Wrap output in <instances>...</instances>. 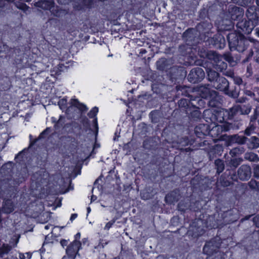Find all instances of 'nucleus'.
Returning <instances> with one entry per match:
<instances>
[{"label":"nucleus","mask_w":259,"mask_h":259,"mask_svg":"<svg viewBox=\"0 0 259 259\" xmlns=\"http://www.w3.org/2000/svg\"><path fill=\"white\" fill-rule=\"evenodd\" d=\"M52 132V128L51 127H47L42 132L40 133L38 136L39 139L40 140L45 139Z\"/></svg>","instance_id":"nucleus-34"},{"label":"nucleus","mask_w":259,"mask_h":259,"mask_svg":"<svg viewBox=\"0 0 259 259\" xmlns=\"http://www.w3.org/2000/svg\"><path fill=\"white\" fill-rule=\"evenodd\" d=\"M229 13L232 20H237L243 17L244 10L242 8L233 6L229 9Z\"/></svg>","instance_id":"nucleus-13"},{"label":"nucleus","mask_w":259,"mask_h":259,"mask_svg":"<svg viewBox=\"0 0 259 259\" xmlns=\"http://www.w3.org/2000/svg\"><path fill=\"white\" fill-rule=\"evenodd\" d=\"M203 116L206 119H209L210 121H212L215 117L212 112L211 110L206 109L203 112Z\"/></svg>","instance_id":"nucleus-35"},{"label":"nucleus","mask_w":259,"mask_h":259,"mask_svg":"<svg viewBox=\"0 0 259 259\" xmlns=\"http://www.w3.org/2000/svg\"><path fill=\"white\" fill-rule=\"evenodd\" d=\"M141 98H143L144 99H146V93L144 94H142L141 95H139L138 96V100L139 101H140Z\"/></svg>","instance_id":"nucleus-61"},{"label":"nucleus","mask_w":259,"mask_h":259,"mask_svg":"<svg viewBox=\"0 0 259 259\" xmlns=\"http://www.w3.org/2000/svg\"><path fill=\"white\" fill-rule=\"evenodd\" d=\"M12 249V247L8 244L3 243L0 247V258H3L5 255L8 254Z\"/></svg>","instance_id":"nucleus-21"},{"label":"nucleus","mask_w":259,"mask_h":259,"mask_svg":"<svg viewBox=\"0 0 259 259\" xmlns=\"http://www.w3.org/2000/svg\"><path fill=\"white\" fill-rule=\"evenodd\" d=\"M133 145V143L132 142H128L124 144L123 149L124 150H126L127 153H131L133 151V149L132 148Z\"/></svg>","instance_id":"nucleus-39"},{"label":"nucleus","mask_w":259,"mask_h":259,"mask_svg":"<svg viewBox=\"0 0 259 259\" xmlns=\"http://www.w3.org/2000/svg\"><path fill=\"white\" fill-rule=\"evenodd\" d=\"M136 42L138 46H143L145 41L141 40L140 39H137Z\"/></svg>","instance_id":"nucleus-56"},{"label":"nucleus","mask_w":259,"mask_h":259,"mask_svg":"<svg viewBox=\"0 0 259 259\" xmlns=\"http://www.w3.org/2000/svg\"><path fill=\"white\" fill-rule=\"evenodd\" d=\"M178 207L179 209L181 211H184L187 208L186 206H183V203L182 202H180L178 204Z\"/></svg>","instance_id":"nucleus-55"},{"label":"nucleus","mask_w":259,"mask_h":259,"mask_svg":"<svg viewBox=\"0 0 259 259\" xmlns=\"http://www.w3.org/2000/svg\"><path fill=\"white\" fill-rule=\"evenodd\" d=\"M207 72L208 79L209 81L212 82V84L220 77L218 72L211 69L208 70Z\"/></svg>","instance_id":"nucleus-22"},{"label":"nucleus","mask_w":259,"mask_h":259,"mask_svg":"<svg viewBox=\"0 0 259 259\" xmlns=\"http://www.w3.org/2000/svg\"><path fill=\"white\" fill-rule=\"evenodd\" d=\"M26 255H27V259H30L31 258V256H32V253L28 252H26Z\"/></svg>","instance_id":"nucleus-64"},{"label":"nucleus","mask_w":259,"mask_h":259,"mask_svg":"<svg viewBox=\"0 0 259 259\" xmlns=\"http://www.w3.org/2000/svg\"><path fill=\"white\" fill-rule=\"evenodd\" d=\"M215 53V52L213 51H207L204 48L199 49L198 52V55L201 58H206L210 60H211L212 58H213Z\"/></svg>","instance_id":"nucleus-17"},{"label":"nucleus","mask_w":259,"mask_h":259,"mask_svg":"<svg viewBox=\"0 0 259 259\" xmlns=\"http://www.w3.org/2000/svg\"><path fill=\"white\" fill-rule=\"evenodd\" d=\"M211 60L213 61L212 63L214 68L218 71H223L227 67V63L223 61L221 56L216 52L214 54L213 58Z\"/></svg>","instance_id":"nucleus-11"},{"label":"nucleus","mask_w":259,"mask_h":259,"mask_svg":"<svg viewBox=\"0 0 259 259\" xmlns=\"http://www.w3.org/2000/svg\"><path fill=\"white\" fill-rule=\"evenodd\" d=\"M233 128L232 123L216 125L209 130L208 134L211 137L217 138L221 135L223 131H228Z\"/></svg>","instance_id":"nucleus-7"},{"label":"nucleus","mask_w":259,"mask_h":259,"mask_svg":"<svg viewBox=\"0 0 259 259\" xmlns=\"http://www.w3.org/2000/svg\"><path fill=\"white\" fill-rule=\"evenodd\" d=\"M81 123H82L83 128L85 132L91 130L90 127V121L86 116H84L81 118Z\"/></svg>","instance_id":"nucleus-29"},{"label":"nucleus","mask_w":259,"mask_h":259,"mask_svg":"<svg viewBox=\"0 0 259 259\" xmlns=\"http://www.w3.org/2000/svg\"><path fill=\"white\" fill-rule=\"evenodd\" d=\"M60 244L65 250L66 255L62 259H75L77 255H79V251L82 249L81 243L69 241V239H61Z\"/></svg>","instance_id":"nucleus-3"},{"label":"nucleus","mask_w":259,"mask_h":259,"mask_svg":"<svg viewBox=\"0 0 259 259\" xmlns=\"http://www.w3.org/2000/svg\"><path fill=\"white\" fill-rule=\"evenodd\" d=\"M81 233L80 232H77L75 235H74V240L72 241L76 243H81L80 241Z\"/></svg>","instance_id":"nucleus-43"},{"label":"nucleus","mask_w":259,"mask_h":259,"mask_svg":"<svg viewBox=\"0 0 259 259\" xmlns=\"http://www.w3.org/2000/svg\"><path fill=\"white\" fill-rule=\"evenodd\" d=\"M93 127H94V128H95V131H96V132L97 133H98L99 127H98V118H97V117H95V118H93Z\"/></svg>","instance_id":"nucleus-47"},{"label":"nucleus","mask_w":259,"mask_h":259,"mask_svg":"<svg viewBox=\"0 0 259 259\" xmlns=\"http://www.w3.org/2000/svg\"><path fill=\"white\" fill-rule=\"evenodd\" d=\"M139 54H137L134 70L137 76H141V80L144 82L146 80V49L142 48L138 50Z\"/></svg>","instance_id":"nucleus-4"},{"label":"nucleus","mask_w":259,"mask_h":259,"mask_svg":"<svg viewBox=\"0 0 259 259\" xmlns=\"http://www.w3.org/2000/svg\"><path fill=\"white\" fill-rule=\"evenodd\" d=\"M236 27L239 31L238 34H240L241 32L249 34L252 31L255 26L248 20H242L237 22Z\"/></svg>","instance_id":"nucleus-10"},{"label":"nucleus","mask_w":259,"mask_h":259,"mask_svg":"<svg viewBox=\"0 0 259 259\" xmlns=\"http://www.w3.org/2000/svg\"><path fill=\"white\" fill-rule=\"evenodd\" d=\"M9 47L2 41L0 36V53L6 52L9 50ZM12 87V81L9 77L4 76L0 79V93L3 91H9Z\"/></svg>","instance_id":"nucleus-5"},{"label":"nucleus","mask_w":259,"mask_h":259,"mask_svg":"<svg viewBox=\"0 0 259 259\" xmlns=\"http://www.w3.org/2000/svg\"><path fill=\"white\" fill-rule=\"evenodd\" d=\"M217 248H218V246H214L213 244L212 241H211L206 243L203 247V251L206 254L210 255L214 251H215Z\"/></svg>","instance_id":"nucleus-19"},{"label":"nucleus","mask_w":259,"mask_h":259,"mask_svg":"<svg viewBox=\"0 0 259 259\" xmlns=\"http://www.w3.org/2000/svg\"><path fill=\"white\" fill-rule=\"evenodd\" d=\"M99 112L98 107L95 106L92 108L88 112V116L90 118H94L97 117V114Z\"/></svg>","instance_id":"nucleus-33"},{"label":"nucleus","mask_w":259,"mask_h":259,"mask_svg":"<svg viewBox=\"0 0 259 259\" xmlns=\"http://www.w3.org/2000/svg\"><path fill=\"white\" fill-rule=\"evenodd\" d=\"M81 2L83 5L88 8H90L93 3L92 0H81Z\"/></svg>","instance_id":"nucleus-51"},{"label":"nucleus","mask_w":259,"mask_h":259,"mask_svg":"<svg viewBox=\"0 0 259 259\" xmlns=\"http://www.w3.org/2000/svg\"><path fill=\"white\" fill-rule=\"evenodd\" d=\"M77 216L78 215L77 213L71 214V217L70 218V221L72 222L73 221H74L77 217Z\"/></svg>","instance_id":"nucleus-57"},{"label":"nucleus","mask_w":259,"mask_h":259,"mask_svg":"<svg viewBox=\"0 0 259 259\" xmlns=\"http://www.w3.org/2000/svg\"><path fill=\"white\" fill-rule=\"evenodd\" d=\"M233 78H234V81L235 83L238 84V85H240L242 83V82H243L242 79L240 77L234 76Z\"/></svg>","instance_id":"nucleus-52"},{"label":"nucleus","mask_w":259,"mask_h":259,"mask_svg":"<svg viewBox=\"0 0 259 259\" xmlns=\"http://www.w3.org/2000/svg\"><path fill=\"white\" fill-rule=\"evenodd\" d=\"M239 105H235L229 110L225 111V113L228 115V119H232L236 115L239 113Z\"/></svg>","instance_id":"nucleus-18"},{"label":"nucleus","mask_w":259,"mask_h":259,"mask_svg":"<svg viewBox=\"0 0 259 259\" xmlns=\"http://www.w3.org/2000/svg\"><path fill=\"white\" fill-rule=\"evenodd\" d=\"M205 76L203 70L200 67L192 69L188 76V80L193 83L201 81Z\"/></svg>","instance_id":"nucleus-6"},{"label":"nucleus","mask_w":259,"mask_h":259,"mask_svg":"<svg viewBox=\"0 0 259 259\" xmlns=\"http://www.w3.org/2000/svg\"><path fill=\"white\" fill-rule=\"evenodd\" d=\"M247 138L244 136H240L235 135L231 136L230 140L232 142L236 143L239 144H244L247 141Z\"/></svg>","instance_id":"nucleus-20"},{"label":"nucleus","mask_w":259,"mask_h":259,"mask_svg":"<svg viewBox=\"0 0 259 259\" xmlns=\"http://www.w3.org/2000/svg\"><path fill=\"white\" fill-rule=\"evenodd\" d=\"M193 114L194 115H195V116H196V117L197 118H200V113L199 111H194V112H193Z\"/></svg>","instance_id":"nucleus-59"},{"label":"nucleus","mask_w":259,"mask_h":259,"mask_svg":"<svg viewBox=\"0 0 259 259\" xmlns=\"http://www.w3.org/2000/svg\"><path fill=\"white\" fill-rule=\"evenodd\" d=\"M245 159L251 162H258L259 157L258 155L253 152H247L244 154Z\"/></svg>","instance_id":"nucleus-23"},{"label":"nucleus","mask_w":259,"mask_h":259,"mask_svg":"<svg viewBox=\"0 0 259 259\" xmlns=\"http://www.w3.org/2000/svg\"><path fill=\"white\" fill-rule=\"evenodd\" d=\"M213 87L220 91L224 92L228 91L229 83V81L224 77L220 76L212 84Z\"/></svg>","instance_id":"nucleus-12"},{"label":"nucleus","mask_w":259,"mask_h":259,"mask_svg":"<svg viewBox=\"0 0 259 259\" xmlns=\"http://www.w3.org/2000/svg\"><path fill=\"white\" fill-rule=\"evenodd\" d=\"M224 74L227 76L233 78L234 76V73L231 70H228L225 71Z\"/></svg>","instance_id":"nucleus-54"},{"label":"nucleus","mask_w":259,"mask_h":259,"mask_svg":"<svg viewBox=\"0 0 259 259\" xmlns=\"http://www.w3.org/2000/svg\"><path fill=\"white\" fill-rule=\"evenodd\" d=\"M224 59L226 61H228L231 64H232L234 62L233 58L230 54H225Z\"/></svg>","instance_id":"nucleus-46"},{"label":"nucleus","mask_w":259,"mask_h":259,"mask_svg":"<svg viewBox=\"0 0 259 259\" xmlns=\"http://www.w3.org/2000/svg\"><path fill=\"white\" fill-rule=\"evenodd\" d=\"M225 93L229 96L233 97V98H237L238 97V93L236 91H230L229 90V88L228 89V91H226Z\"/></svg>","instance_id":"nucleus-42"},{"label":"nucleus","mask_w":259,"mask_h":259,"mask_svg":"<svg viewBox=\"0 0 259 259\" xmlns=\"http://www.w3.org/2000/svg\"><path fill=\"white\" fill-rule=\"evenodd\" d=\"M23 154H24V151L22 150L18 153V154L15 156V158H17L20 156L22 158Z\"/></svg>","instance_id":"nucleus-60"},{"label":"nucleus","mask_w":259,"mask_h":259,"mask_svg":"<svg viewBox=\"0 0 259 259\" xmlns=\"http://www.w3.org/2000/svg\"><path fill=\"white\" fill-rule=\"evenodd\" d=\"M243 152V149L242 148H235L230 151V154L232 156H234L241 154Z\"/></svg>","instance_id":"nucleus-38"},{"label":"nucleus","mask_w":259,"mask_h":259,"mask_svg":"<svg viewBox=\"0 0 259 259\" xmlns=\"http://www.w3.org/2000/svg\"><path fill=\"white\" fill-rule=\"evenodd\" d=\"M19 258L20 259H25L26 256L24 253H19Z\"/></svg>","instance_id":"nucleus-63"},{"label":"nucleus","mask_w":259,"mask_h":259,"mask_svg":"<svg viewBox=\"0 0 259 259\" xmlns=\"http://www.w3.org/2000/svg\"><path fill=\"white\" fill-rule=\"evenodd\" d=\"M65 123V117L63 115H60L59 119L54 124V127L56 130H60L62 128Z\"/></svg>","instance_id":"nucleus-28"},{"label":"nucleus","mask_w":259,"mask_h":259,"mask_svg":"<svg viewBox=\"0 0 259 259\" xmlns=\"http://www.w3.org/2000/svg\"><path fill=\"white\" fill-rule=\"evenodd\" d=\"M213 38H215L217 40L215 41L214 45L216 47L219 48L220 49L223 48L225 46V40L224 38L219 35L218 36H216Z\"/></svg>","instance_id":"nucleus-26"},{"label":"nucleus","mask_w":259,"mask_h":259,"mask_svg":"<svg viewBox=\"0 0 259 259\" xmlns=\"http://www.w3.org/2000/svg\"><path fill=\"white\" fill-rule=\"evenodd\" d=\"M177 92L178 95L187 96L188 95V90L189 88L186 86L179 85L177 86Z\"/></svg>","instance_id":"nucleus-27"},{"label":"nucleus","mask_w":259,"mask_h":259,"mask_svg":"<svg viewBox=\"0 0 259 259\" xmlns=\"http://www.w3.org/2000/svg\"><path fill=\"white\" fill-rule=\"evenodd\" d=\"M54 2L50 0H39L34 4L35 6L44 10H50L54 6Z\"/></svg>","instance_id":"nucleus-15"},{"label":"nucleus","mask_w":259,"mask_h":259,"mask_svg":"<svg viewBox=\"0 0 259 259\" xmlns=\"http://www.w3.org/2000/svg\"><path fill=\"white\" fill-rule=\"evenodd\" d=\"M242 161L241 158H234L230 160V164L231 166L237 167Z\"/></svg>","instance_id":"nucleus-37"},{"label":"nucleus","mask_w":259,"mask_h":259,"mask_svg":"<svg viewBox=\"0 0 259 259\" xmlns=\"http://www.w3.org/2000/svg\"><path fill=\"white\" fill-rule=\"evenodd\" d=\"M200 91L202 93V97L204 98H209L210 100L215 99L218 96V93L213 90H211L206 87H201Z\"/></svg>","instance_id":"nucleus-14"},{"label":"nucleus","mask_w":259,"mask_h":259,"mask_svg":"<svg viewBox=\"0 0 259 259\" xmlns=\"http://www.w3.org/2000/svg\"><path fill=\"white\" fill-rule=\"evenodd\" d=\"M158 115V112L157 111H152L150 114V117L151 118L152 121L153 122H156L157 120L156 119V117Z\"/></svg>","instance_id":"nucleus-44"},{"label":"nucleus","mask_w":259,"mask_h":259,"mask_svg":"<svg viewBox=\"0 0 259 259\" xmlns=\"http://www.w3.org/2000/svg\"><path fill=\"white\" fill-rule=\"evenodd\" d=\"M246 16L249 22L255 26L258 23L259 10L255 6H251L248 8L246 12Z\"/></svg>","instance_id":"nucleus-8"},{"label":"nucleus","mask_w":259,"mask_h":259,"mask_svg":"<svg viewBox=\"0 0 259 259\" xmlns=\"http://www.w3.org/2000/svg\"><path fill=\"white\" fill-rule=\"evenodd\" d=\"M29 138L30 140L29 147H32L36 144V143L40 140V139H39L38 137L36 138L33 139V136L31 134L29 135Z\"/></svg>","instance_id":"nucleus-40"},{"label":"nucleus","mask_w":259,"mask_h":259,"mask_svg":"<svg viewBox=\"0 0 259 259\" xmlns=\"http://www.w3.org/2000/svg\"><path fill=\"white\" fill-rule=\"evenodd\" d=\"M180 198V192L178 190H175L167 194L165 197V200L167 203H172L177 202Z\"/></svg>","instance_id":"nucleus-16"},{"label":"nucleus","mask_w":259,"mask_h":259,"mask_svg":"<svg viewBox=\"0 0 259 259\" xmlns=\"http://www.w3.org/2000/svg\"><path fill=\"white\" fill-rule=\"evenodd\" d=\"M115 220L114 219H113L111 220L110 221L106 223L104 229L105 230H109L110 228L112 227L113 225L115 223Z\"/></svg>","instance_id":"nucleus-49"},{"label":"nucleus","mask_w":259,"mask_h":259,"mask_svg":"<svg viewBox=\"0 0 259 259\" xmlns=\"http://www.w3.org/2000/svg\"><path fill=\"white\" fill-rule=\"evenodd\" d=\"M237 175L241 181H247L251 176V169L249 165H242L237 170Z\"/></svg>","instance_id":"nucleus-9"},{"label":"nucleus","mask_w":259,"mask_h":259,"mask_svg":"<svg viewBox=\"0 0 259 259\" xmlns=\"http://www.w3.org/2000/svg\"><path fill=\"white\" fill-rule=\"evenodd\" d=\"M253 118H252L250 122L249 123V126L246 128V130L244 131V134L246 135L247 136H249L255 130V126L253 125V123H252Z\"/></svg>","instance_id":"nucleus-32"},{"label":"nucleus","mask_w":259,"mask_h":259,"mask_svg":"<svg viewBox=\"0 0 259 259\" xmlns=\"http://www.w3.org/2000/svg\"><path fill=\"white\" fill-rule=\"evenodd\" d=\"M15 6L18 9L24 12L27 11L29 8L26 4L19 2L15 3Z\"/></svg>","instance_id":"nucleus-36"},{"label":"nucleus","mask_w":259,"mask_h":259,"mask_svg":"<svg viewBox=\"0 0 259 259\" xmlns=\"http://www.w3.org/2000/svg\"><path fill=\"white\" fill-rule=\"evenodd\" d=\"M80 102L77 99H72L70 101V104L72 106L77 108Z\"/></svg>","instance_id":"nucleus-50"},{"label":"nucleus","mask_w":259,"mask_h":259,"mask_svg":"<svg viewBox=\"0 0 259 259\" xmlns=\"http://www.w3.org/2000/svg\"><path fill=\"white\" fill-rule=\"evenodd\" d=\"M255 34L259 37V27H257L254 29Z\"/></svg>","instance_id":"nucleus-62"},{"label":"nucleus","mask_w":259,"mask_h":259,"mask_svg":"<svg viewBox=\"0 0 259 259\" xmlns=\"http://www.w3.org/2000/svg\"><path fill=\"white\" fill-rule=\"evenodd\" d=\"M253 222L256 227L259 228V214L253 218Z\"/></svg>","instance_id":"nucleus-53"},{"label":"nucleus","mask_w":259,"mask_h":259,"mask_svg":"<svg viewBox=\"0 0 259 259\" xmlns=\"http://www.w3.org/2000/svg\"><path fill=\"white\" fill-rule=\"evenodd\" d=\"M255 60L257 62L259 63V49L256 51V55L254 57Z\"/></svg>","instance_id":"nucleus-58"},{"label":"nucleus","mask_w":259,"mask_h":259,"mask_svg":"<svg viewBox=\"0 0 259 259\" xmlns=\"http://www.w3.org/2000/svg\"><path fill=\"white\" fill-rule=\"evenodd\" d=\"M33 55L34 54L28 55L19 48H14L12 62L16 68L15 73H17L22 71L20 76H24L25 75L24 70L27 69L34 71L37 74L43 73L44 72L43 68H41L43 66L42 63L36 61Z\"/></svg>","instance_id":"nucleus-1"},{"label":"nucleus","mask_w":259,"mask_h":259,"mask_svg":"<svg viewBox=\"0 0 259 259\" xmlns=\"http://www.w3.org/2000/svg\"><path fill=\"white\" fill-rule=\"evenodd\" d=\"M253 172L255 177L259 179V164L255 165L254 166Z\"/></svg>","instance_id":"nucleus-48"},{"label":"nucleus","mask_w":259,"mask_h":259,"mask_svg":"<svg viewBox=\"0 0 259 259\" xmlns=\"http://www.w3.org/2000/svg\"><path fill=\"white\" fill-rule=\"evenodd\" d=\"M191 104L196 108H200L204 107L205 103L204 100L200 98H196L191 101Z\"/></svg>","instance_id":"nucleus-25"},{"label":"nucleus","mask_w":259,"mask_h":259,"mask_svg":"<svg viewBox=\"0 0 259 259\" xmlns=\"http://www.w3.org/2000/svg\"><path fill=\"white\" fill-rule=\"evenodd\" d=\"M227 39L231 50H236L239 52H244L249 46L250 42L254 43L253 38L247 39L243 35L232 32L227 35Z\"/></svg>","instance_id":"nucleus-2"},{"label":"nucleus","mask_w":259,"mask_h":259,"mask_svg":"<svg viewBox=\"0 0 259 259\" xmlns=\"http://www.w3.org/2000/svg\"><path fill=\"white\" fill-rule=\"evenodd\" d=\"M215 165L217 170V172L220 174L224 169V164L223 161L221 159H217L215 161Z\"/></svg>","instance_id":"nucleus-30"},{"label":"nucleus","mask_w":259,"mask_h":259,"mask_svg":"<svg viewBox=\"0 0 259 259\" xmlns=\"http://www.w3.org/2000/svg\"><path fill=\"white\" fill-rule=\"evenodd\" d=\"M239 114L246 115L248 114L251 110V107L249 105H240Z\"/></svg>","instance_id":"nucleus-31"},{"label":"nucleus","mask_w":259,"mask_h":259,"mask_svg":"<svg viewBox=\"0 0 259 259\" xmlns=\"http://www.w3.org/2000/svg\"><path fill=\"white\" fill-rule=\"evenodd\" d=\"M248 148L251 149H256L259 147V139L256 137L250 138L248 143Z\"/></svg>","instance_id":"nucleus-24"},{"label":"nucleus","mask_w":259,"mask_h":259,"mask_svg":"<svg viewBox=\"0 0 259 259\" xmlns=\"http://www.w3.org/2000/svg\"><path fill=\"white\" fill-rule=\"evenodd\" d=\"M76 108H77L81 113H84L88 110L87 106L82 103H80Z\"/></svg>","instance_id":"nucleus-41"},{"label":"nucleus","mask_w":259,"mask_h":259,"mask_svg":"<svg viewBox=\"0 0 259 259\" xmlns=\"http://www.w3.org/2000/svg\"><path fill=\"white\" fill-rule=\"evenodd\" d=\"M188 103H191V102L188 101L186 99H181L179 101V105L180 106L186 107L188 105Z\"/></svg>","instance_id":"nucleus-45"}]
</instances>
